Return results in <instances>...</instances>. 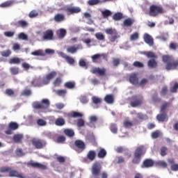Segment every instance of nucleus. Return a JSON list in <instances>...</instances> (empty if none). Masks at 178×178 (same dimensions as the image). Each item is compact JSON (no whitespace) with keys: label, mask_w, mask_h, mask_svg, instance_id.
Returning a JSON list of instances; mask_svg holds the SVG:
<instances>
[{"label":"nucleus","mask_w":178,"mask_h":178,"mask_svg":"<svg viewBox=\"0 0 178 178\" xmlns=\"http://www.w3.org/2000/svg\"><path fill=\"white\" fill-rule=\"evenodd\" d=\"M140 54L145 55V56L149 59L147 61V67L149 69H156V67H158V62L155 60L156 59H158V55L151 51H142Z\"/></svg>","instance_id":"f257e3e1"},{"label":"nucleus","mask_w":178,"mask_h":178,"mask_svg":"<svg viewBox=\"0 0 178 178\" xmlns=\"http://www.w3.org/2000/svg\"><path fill=\"white\" fill-rule=\"evenodd\" d=\"M1 173H8L9 177H18V178H24L23 174L19 172L16 170H13L9 166H3L0 168Z\"/></svg>","instance_id":"f03ea898"},{"label":"nucleus","mask_w":178,"mask_h":178,"mask_svg":"<svg viewBox=\"0 0 178 178\" xmlns=\"http://www.w3.org/2000/svg\"><path fill=\"white\" fill-rule=\"evenodd\" d=\"M165 13V10L161 6L152 4L149 7V15L152 17H156L159 15H162Z\"/></svg>","instance_id":"7ed1b4c3"},{"label":"nucleus","mask_w":178,"mask_h":178,"mask_svg":"<svg viewBox=\"0 0 178 178\" xmlns=\"http://www.w3.org/2000/svg\"><path fill=\"white\" fill-rule=\"evenodd\" d=\"M129 101L131 108H137L143 104L144 98L140 95H134L129 98Z\"/></svg>","instance_id":"20e7f679"},{"label":"nucleus","mask_w":178,"mask_h":178,"mask_svg":"<svg viewBox=\"0 0 178 178\" xmlns=\"http://www.w3.org/2000/svg\"><path fill=\"white\" fill-rule=\"evenodd\" d=\"M143 155H144V147L143 146H140L137 147L134 152L132 163H134V165H138V163L141 162V156H143Z\"/></svg>","instance_id":"39448f33"},{"label":"nucleus","mask_w":178,"mask_h":178,"mask_svg":"<svg viewBox=\"0 0 178 178\" xmlns=\"http://www.w3.org/2000/svg\"><path fill=\"white\" fill-rule=\"evenodd\" d=\"M51 103L48 99H43L41 102H35L33 104L34 109H48Z\"/></svg>","instance_id":"423d86ee"},{"label":"nucleus","mask_w":178,"mask_h":178,"mask_svg":"<svg viewBox=\"0 0 178 178\" xmlns=\"http://www.w3.org/2000/svg\"><path fill=\"white\" fill-rule=\"evenodd\" d=\"M102 170V165L101 163L96 161L92 164L91 173L94 178H99V175H101V170Z\"/></svg>","instance_id":"0eeeda50"},{"label":"nucleus","mask_w":178,"mask_h":178,"mask_svg":"<svg viewBox=\"0 0 178 178\" xmlns=\"http://www.w3.org/2000/svg\"><path fill=\"white\" fill-rule=\"evenodd\" d=\"M26 165L29 166L30 168H33L34 169H39L40 170H48V165L35 162L33 160H31L29 162L26 163Z\"/></svg>","instance_id":"6e6552de"},{"label":"nucleus","mask_w":178,"mask_h":178,"mask_svg":"<svg viewBox=\"0 0 178 178\" xmlns=\"http://www.w3.org/2000/svg\"><path fill=\"white\" fill-rule=\"evenodd\" d=\"M56 77V72L52 71L42 78V86H48L53 79Z\"/></svg>","instance_id":"1a4fd4ad"},{"label":"nucleus","mask_w":178,"mask_h":178,"mask_svg":"<svg viewBox=\"0 0 178 178\" xmlns=\"http://www.w3.org/2000/svg\"><path fill=\"white\" fill-rule=\"evenodd\" d=\"M74 149L78 154H81L86 149V143L81 140H76L74 141Z\"/></svg>","instance_id":"9d476101"},{"label":"nucleus","mask_w":178,"mask_h":178,"mask_svg":"<svg viewBox=\"0 0 178 178\" xmlns=\"http://www.w3.org/2000/svg\"><path fill=\"white\" fill-rule=\"evenodd\" d=\"M91 59L93 63H101V62H102V59H108V57L104 54H97L92 56Z\"/></svg>","instance_id":"9b49d317"},{"label":"nucleus","mask_w":178,"mask_h":178,"mask_svg":"<svg viewBox=\"0 0 178 178\" xmlns=\"http://www.w3.org/2000/svg\"><path fill=\"white\" fill-rule=\"evenodd\" d=\"M32 144L35 148H37V149H41V148H44V147H45L47 143L41 139H33L32 140Z\"/></svg>","instance_id":"f8f14e48"},{"label":"nucleus","mask_w":178,"mask_h":178,"mask_svg":"<svg viewBox=\"0 0 178 178\" xmlns=\"http://www.w3.org/2000/svg\"><path fill=\"white\" fill-rule=\"evenodd\" d=\"M65 11L67 13V15L70 16V15L80 13V12H81V8L77 6H71L67 8Z\"/></svg>","instance_id":"ddd939ff"},{"label":"nucleus","mask_w":178,"mask_h":178,"mask_svg":"<svg viewBox=\"0 0 178 178\" xmlns=\"http://www.w3.org/2000/svg\"><path fill=\"white\" fill-rule=\"evenodd\" d=\"M90 72L93 74H99V76H106V69L105 68H99V67H93L90 70Z\"/></svg>","instance_id":"4468645a"},{"label":"nucleus","mask_w":178,"mask_h":178,"mask_svg":"<svg viewBox=\"0 0 178 178\" xmlns=\"http://www.w3.org/2000/svg\"><path fill=\"white\" fill-rule=\"evenodd\" d=\"M154 160L151 159H146L143 161L141 168L142 169H148L149 168H152V166H154Z\"/></svg>","instance_id":"2eb2a0df"},{"label":"nucleus","mask_w":178,"mask_h":178,"mask_svg":"<svg viewBox=\"0 0 178 178\" xmlns=\"http://www.w3.org/2000/svg\"><path fill=\"white\" fill-rule=\"evenodd\" d=\"M42 40L45 41V40H54V32L52 30H47L43 33Z\"/></svg>","instance_id":"dca6fc26"},{"label":"nucleus","mask_w":178,"mask_h":178,"mask_svg":"<svg viewBox=\"0 0 178 178\" xmlns=\"http://www.w3.org/2000/svg\"><path fill=\"white\" fill-rule=\"evenodd\" d=\"M143 40L146 44H148L149 47H152L154 45V38L152 36L148 33H145L143 36Z\"/></svg>","instance_id":"f3484780"},{"label":"nucleus","mask_w":178,"mask_h":178,"mask_svg":"<svg viewBox=\"0 0 178 178\" xmlns=\"http://www.w3.org/2000/svg\"><path fill=\"white\" fill-rule=\"evenodd\" d=\"M24 136L22 134H16L13 136V140L16 144H22Z\"/></svg>","instance_id":"a211bd4d"},{"label":"nucleus","mask_w":178,"mask_h":178,"mask_svg":"<svg viewBox=\"0 0 178 178\" xmlns=\"http://www.w3.org/2000/svg\"><path fill=\"white\" fill-rule=\"evenodd\" d=\"M80 49V45L78 44L77 46L73 45V46H68L67 47V54H76L77 51Z\"/></svg>","instance_id":"6ab92c4d"},{"label":"nucleus","mask_w":178,"mask_h":178,"mask_svg":"<svg viewBox=\"0 0 178 178\" xmlns=\"http://www.w3.org/2000/svg\"><path fill=\"white\" fill-rule=\"evenodd\" d=\"M122 19H127V17L125 15H123V13H115L113 15V20H115V22H119L120 20H122Z\"/></svg>","instance_id":"aec40b11"},{"label":"nucleus","mask_w":178,"mask_h":178,"mask_svg":"<svg viewBox=\"0 0 178 178\" xmlns=\"http://www.w3.org/2000/svg\"><path fill=\"white\" fill-rule=\"evenodd\" d=\"M178 67V60L172 61L165 66L166 70H175Z\"/></svg>","instance_id":"412c9836"},{"label":"nucleus","mask_w":178,"mask_h":178,"mask_svg":"<svg viewBox=\"0 0 178 178\" xmlns=\"http://www.w3.org/2000/svg\"><path fill=\"white\" fill-rule=\"evenodd\" d=\"M158 122H168V114L166 113H162L156 115Z\"/></svg>","instance_id":"4be33fe9"},{"label":"nucleus","mask_w":178,"mask_h":178,"mask_svg":"<svg viewBox=\"0 0 178 178\" xmlns=\"http://www.w3.org/2000/svg\"><path fill=\"white\" fill-rule=\"evenodd\" d=\"M97 156V153L95 150H90L86 156L87 159L90 161V162H92V161L95 160V158Z\"/></svg>","instance_id":"5701e85b"},{"label":"nucleus","mask_w":178,"mask_h":178,"mask_svg":"<svg viewBox=\"0 0 178 178\" xmlns=\"http://www.w3.org/2000/svg\"><path fill=\"white\" fill-rule=\"evenodd\" d=\"M31 83L33 87H42V82L41 78L33 79Z\"/></svg>","instance_id":"b1692460"},{"label":"nucleus","mask_w":178,"mask_h":178,"mask_svg":"<svg viewBox=\"0 0 178 178\" xmlns=\"http://www.w3.org/2000/svg\"><path fill=\"white\" fill-rule=\"evenodd\" d=\"M129 82L131 84H138V77L137 74L133 73L129 76Z\"/></svg>","instance_id":"393cba45"},{"label":"nucleus","mask_w":178,"mask_h":178,"mask_svg":"<svg viewBox=\"0 0 178 178\" xmlns=\"http://www.w3.org/2000/svg\"><path fill=\"white\" fill-rule=\"evenodd\" d=\"M104 101L106 104L111 105L115 102V98L113 97V95H106L104 97Z\"/></svg>","instance_id":"a878e982"},{"label":"nucleus","mask_w":178,"mask_h":178,"mask_svg":"<svg viewBox=\"0 0 178 178\" xmlns=\"http://www.w3.org/2000/svg\"><path fill=\"white\" fill-rule=\"evenodd\" d=\"M63 83V79H62V77L58 76L56 79H55L54 81H53V86L54 87H60Z\"/></svg>","instance_id":"bb28decb"},{"label":"nucleus","mask_w":178,"mask_h":178,"mask_svg":"<svg viewBox=\"0 0 178 178\" xmlns=\"http://www.w3.org/2000/svg\"><path fill=\"white\" fill-rule=\"evenodd\" d=\"M22 60L17 57H13L8 60L10 65H20Z\"/></svg>","instance_id":"cd10ccee"},{"label":"nucleus","mask_w":178,"mask_h":178,"mask_svg":"<svg viewBox=\"0 0 178 178\" xmlns=\"http://www.w3.org/2000/svg\"><path fill=\"white\" fill-rule=\"evenodd\" d=\"M64 87L68 90H73L76 87V83L74 81H67L64 83Z\"/></svg>","instance_id":"c85d7f7f"},{"label":"nucleus","mask_w":178,"mask_h":178,"mask_svg":"<svg viewBox=\"0 0 178 178\" xmlns=\"http://www.w3.org/2000/svg\"><path fill=\"white\" fill-rule=\"evenodd\" d=\"M31 55H33V56H45V51L42 49H38L35 51H32Z\"/></svg>","instance_id":"c756f323"},{"label":"nucleus","mask_w":178,"mask_h":178,"mask_svg":"<svg viewBox=\"0 0 178 178\" xmlns=\"http://www.w3.org/2000/svg\"><path fill=\"white\" fill-rule=\"evenodd\" d=\"M66 18L65 17V15L63 14H57L54 16V21L57 23L60 22H64Z\"/></svg>","instance_id":"7c9ffc66"},{"label":"nucleus","mask_w":178,"mask_h":178,"mask_svg":"<svg viewBox=\"0 0 178 178\" xmlns=\"http://www.w3.org/2000/svg\"><path fill=\"white\" fill-rule=\"evenodd\" d=\"M170 106V102H164L160 106V112L165 113V111H166V108H169Z\"/></svg>","instance_id":"2f4dec72"},{"label":"nucleus","mask_w":178,"mask_h":178,"mask_svg":"<svg viewBox=\"0 0 178 178\" xmlns=\"http://www.w3.org/2000/svg\"><path fill=\"white\" fill-rule=\"evenodd\" d=\"M68 118H83V114L77 111H72L71 113L67 114Z\"/></svg>","instance_id":"473e14b6"},{"label":"nucleus","mask_w":178,"mask_h":178,"mask_svg":"<svg viewBox=\"0 0 178 178\" xmlns=\"http://www.w3.org/2000/svg\"><path fill=\"white\" fill-rule=\"evenodd\" d=\"M162 60L164 63H167L166 66L167 65H169V63H172L173 62H175V60H172V57L166 55L162 56Z\"/></svg>","instance_id":"72a5a7b5"},{"label":"nucleus","mask_w":178,"mask_h":178,"mask_svg":"<svg viewBox=\"0 0 178 178\" xmlns=\"http://www.w3.org/2000/svg\"><path fill=\"white\" fill-rule=\"evenodd\" d=\"M97 156L99 159H104L106 156V150L104 148L100 149L97 153Z\"/></svg>","instance_id":"f704fd0d"},{"label":"nucleus","mask_w":178,"mask_h":178,"mask_svg":"<svg viewBox=\"0 0 178 178\" xmlns=\"http://www.w3.org/2000/svg\"><path fill=\"white\" fill-rule=\"evenodd\" d=\"M56 94L58 95V97H63V98H65V97H66V94H67V90H66V89H59L56 91Z\"/></svg>","instance_id":"c9c22d12"},{"label":"nucleus","mask_w":178,"mask_h":178,"mask_svg":"<svg viewBox=\"0 0 178 178\" xmlns=\"http://www.w3.org/2000/svg\"><path fill=\"white\" fill-rule=\"evenodd\" d=\"M66 123V121L63 119V118H58L55 121L56 126H65V124Z\"/></svg>","instance_id":"e433bc0d"},{"label":"nucleus","mask_w":178,"mask_h":178,"mask_svg":"<svg viewBox=\"0 0 178 178\" xmlns=\"http://www.w3.org/2000/svg\"><path fill=\"white\" fill-rule=\"evenodd\" d=\"M8 129L13 131L17 130L19 129V124L15 122H10L8 124Z\"/></svg>","instance_id":"4c0bfd02"},{"label":"nucleus","mask_w":178,"mask_h":178,"mask_svg":"<svg viewBox=\"0 0 178 178\" xmlns=\"http://www.w3.org/2000/svg\"><path fill=\"white\" fill-rule=\"evenodd\" d=\"M20 70H19V67H11L10 68V73L13 76H16V74H19Z\"/></svg>","instance_id":"58836bf2"},{"label":"nucleus","mask_w":178,"mask_h":178,"mask_svg":"<svg viewBox=\"0 0 178 178\" xmlns=\"http://www.w3.org/2000/svg\"><path fill=\"white\" fill-rule=\"evenodd\" d=\"M64 134L67 137H74V131L70 129H66L64 130Z\"/></svg>","instance_id":"ea45409f"},{"label":"nucleus","mask_w":178,"mask_h":178,"mask_svg":"<svg viewBox=\"0 0 178 178\" xmlns=\"http://www.w3.org/2000/svg\"><path fill=\"white\" fill-rule=\"evenodd\" d=\"M57 35L59 38H65V35H66V30L64 29H60V30L57 31Z\"/></svg>","instance_id":"a19ab883"},{"label":"nucleus","mask_w":178,"mask_h":178,"mask_svg":"<svg viewBox=\"0 0 178 178\" xmlns=\"http://www.w3.org/2000/svg\"><path fill=\"white\" fill-rule=\"evenodd\" d=\"M105 33L106 34H109L110 35H116L118 34V31H115V29H113L112 28H108L105 30Z\"/></svg>","instance_id":"79ce46f5"},{"label":"nucleus","mask_w":178,"mask_h":178,"mask_svg":"<svg viewBox=\"0 0 178 178\" xmlns=\"http://www.w3.org/2000/svg\"><path fill=\"white\" fill-rule=\"evenodd\" d=\"M102 15L104 19H108V17L112 15V12L109 10H105L102 11Z\"/></svg>","instance_id":"37998d69"},{"label":"nucleus","mask_w":178,"mask_h":178,"mask_svg":"<svg viewBox=\"0 0 178 178\" xmlns=\"http://www.w3.org/2000/svg\"><path fill=\"white\" fill-rule=\"evenodd\" d=\"M95 36L97 38V40H99V41L105 40V35H104L103 33L101 32L96 33Z\"/></svg>","instance_id":"c03bdc74"},{"label":"nucleus","mask_w":178,"mask_h":178,"mask_svg":"<svg viewBox=\"0 0 178 178\" xmlns=\"http://www.w3.org/2000/svg\"><path fill=\"white\" fill-rule=\"evenodd\" d=\"M18 40H23L24 41H28L29 36L26 33L22 32L18 35Z\"/></svg>","instance_id":"a18cd8bd"},{"label":"nucleus","mask_w":178,"mask_h":178,"mask_svg":"<svg viewBox=\"0 0 178 178\" xmlns=\"http://www.w3.org/2000/svg\"><path fill=\"white\" fill-rule=\"evenodd\" d=\"M99 3H102L101 0H89L88 1V5L90 6H94L95 5H98Z\"/></svg>","instance_id":"49530a36"},{"label":"nucleus","mask_w":178,"mask_h":178,"mask_svg":"<svg viewBox=\"0 0 178 178\" xmlns=\"http://www.w3.org/2000/svg\"><path fill=\"white\" fill-rule=\"evenodd\" d=\"M152 100L155 103L158 104L162 101L161 98L158 97V93H154L152 97Z\"/></svg>","instance_id":"de8ad7c7"},{"label":"nucleus","mask_w":178,"mask_h":178,"mask_svg":"<svg viewBox=\"0 0 178 178\" xmlns=\"http://www.w3.org/2000/svg\"><path fill=\"white\" fill-rule=\"evenodd\" d=\"M37 16H38V12H37V10H31L29 13V17H30V19H34V18L37 17Z\"/></svg>","instance_id":"09e8293b"},{"label":"nucleus","mask_w":178,"mask_h":178,"mask_svg":"<svg viewBox=\"0 0 178 178\" xmlns=\"http://www.w3.org/2000/svg\"><path fill=\"white\" fill-rule=\"evenodd\" d=\"M112 63L114 67H118L120 65V58H113Z\"/></svg>","instance_id":"8fccbe9b"},{"label":"nucleus","mask_w":178,"mask_h":178,"mask_svg":"<svg viewBox=\"0 0 178 178\" xmlns=\"http://www.w3.org/2000/svg\"><path fill=\"white\" fill-rule=\"evenodd\" d=\"M13 2L12 1H8L4 3L0 4L1 8H9V6H12Z\"/></svg>","instance_id":"3c124183"},{"label":"nucleus","mask_w":178,"mask_h":178,"mask_svg":"<svg viewBox=\"0 0 178 178\" xmlns=\"http://www.w3.org/2000/svg\"><path fill=\"white\" fill-rule=\"evenodd\" d=\"M5 94L8 97H13V95H15V91L13 89L7 88L5 91Z\"/></svg>","instance_id":"603ef678"},{"label":"nucleus","mask_w":178,"mask_h":178,"mask_svg":"<svg viewBox=\"0 0 178 178\" xmlns=\"http://www.w3.org/2000/svg\"><path fill=\"white\" fill-rule=\"evenodd\" d=\"M66 141V137L63 136H60L57 138L56 143L58 144H62V143H65Z\"/></svg>","instance_id":"864d4df0"},{"label":"nucleus","mask_w":178,"mask_h":178,"mask_svg":"<svg viewBox=\"0 0 178 178\" xmlns=\"http://www.w3.org/2000/svg\"><path fill=\"white\" fill-rule=\"evenodd\" d=\"M89 120H90L89 125L94 124V123H97V121L98 120V118H97V116L95 115H92L90 117Z\"/></svg>","instance_id":"5fc2aeb1"},{"label":"nucleus","mask_w":178,"mask_h":178,"mask_svg":"<svg viewBox=\"0 0 178 178\" xmlns=\"http://www.w3.org/2000/svg\"><path fill=\"white\" fill-rule=\"evenodd\" d=\"M83 17L85 19H87L88 20H89V22H90V23H94V21L91 18L92 17L91 14H90L89 13H84Z\"/></svg>","instance_id":"6e6d98bb"},{"label":"nucleus","mask_w":178,"mask_h":178,"mask_svg":"<svg viewBox=\"0 0 178 178\" xmlns=\"http://www.w3.org/2000/svg\"><path fill=\"white\" fill-rule=\"evenodd\" d=\"M110 130L114 134H116L118 133V127H116L115 124H111V126H110Z\"/></svg>","instance_id":"4d7b16f0"},{"label":"nucleus","mask_w":178,"mask_h":178,"mask_svg":"<svg viewBox=\"0 0 178 178\" xmlns=\"http://www.w3.org/2000/svg\"><path fill=\"white\" fill-rule=\"evenodd\" d=\"M85 123L86 122H84V120H83L82 118H80L77 120L76 126L77 127H83Z\"/></svg>","instance_id":"13d9d810"},{"label":"nucleus","mask_w":178,"mask_h":178,"mask_svg":"<svg viewBox=\"0 0 178 178\" xmlns=\"http://www.w3.org/2000/svg\"><path fill=\"white\" fill-rule=\"evenodd\" d=\"M92 100L93 104H95V105H97V104H101V102H102L101 98L97 97L95 96L92 97Z\"/></svg>","instance_id":"bf43d9fd"},{"label":"nucleus","mask_w":178,"mask_h":178,"mask_svg":"<svg viewBox=\"0 0 178 178\" xmlns=\"http://www.w3.org/2000/svg\"><path fill=\"white\" fill-rule=\"evenodd\" d=\"M168 94V86H163L160 92L161 97H165Z\"/></svg>","instance_id":"052dcab7"},{"label":"nucleus","mask_w":178,"mask_h":178,"mask_svg":"<svg viewBox=\"0 0 178 178\" xmlns=\"http://www.w3.org/2000/svg\"><path fill=\"white\" fill-rule=\"evenodd\" d=\"M133 66H134V67L141 68V67H144V64H143V63L140 61H135L133 63Z\"/></svg>","instance_id":"680f3d73"},{"label":"nucleus","mask_w":178,"mask_h":178,"mask_svg":"<svg viewBox=\"0 0 178 178\" xmlns=\"http://www.w3.org/2000/svg\"><path fill=\"white\" fill-rule=\"evenodd\" d=\"M66 62L69 63V65H74V58L72 57L68 56H67V58H65Z\"/></svg>","instance_id":"e2e57ef3"},{"label":"nucleus","mask_w":178,"mask_h":178,"mask_svg":"<svg viewBox=\"0 0 178 178\" xmlns=\"http://www.w3.org/2000/svg\"><path fill=\"white\" fill-rule=\"evenodd\" d=\"M38 126H47V122L41 118L37 120Z\"/></svg>","instance_id":"0e129e2a"},{"label":"nucleus","mask_w":178,"mask_h":178,"mask_svg":"<svg viewBox=\"0 0 178 178\" xmlns=\"http://www.w3.org/2000/svg\"><path fill=\"white\" fill-rule=\"evenodd\" d=\"M22 95H24V97H29V95H31V90L25 89L22 91Z\"/></svg>","instance_id":"69168bd1"},{"label":"nucleus","mask_w":178,"mask_h":178,"mask_svg":"<svg viewBox=\"0 0 178 178\" xmlns=\"http://www.w3.org/2000/svg\"><path fill=\"white\" fill-rule=\"evenodd\" d=\"M161 152V156H165L168 153H167V151H168V147H162L160 149Z\"/></svg>","instance_id":"338daca9"},{"label":"nucleus","mask_w":178,"mask_h":178,"mask_svg":"<svg viewBox=\"0 0 178 178\" xmlns=\"http://www.w3.org/2000/svg\"><path fill=\"white\" fill-rule=\"evenodd\" d=\"M10 54H12V51H10V50L9 49L1 52V55L4 58H8V56H10Z\"/></svg>","instance_id":"774afa93"}]
</instances>
